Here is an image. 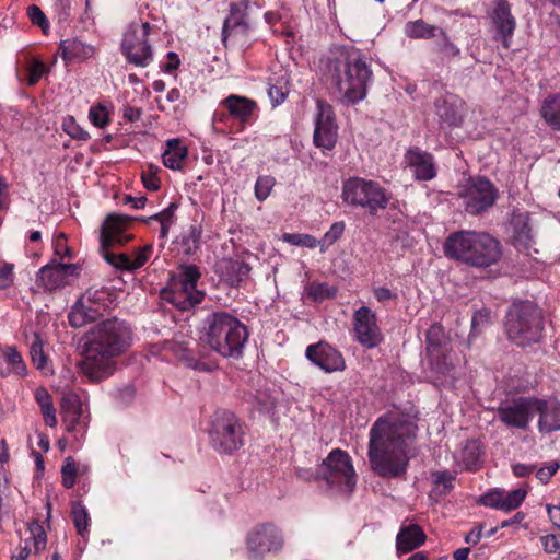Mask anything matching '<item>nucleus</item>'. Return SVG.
Segmentation results:
<instances>
[{
	"label": "nucleus",
	"instance_id": "obj_1",
	"mask_svg": "<svg viewBox=\"0 0 560 560\" xmlns=\"http://www.w3.org/2000/svg\"><path fill=\"white\" fill-rule=\"evenodd\" d=\"M418 427L410 413L388 411L377 418L369 433L368 457L371 469L382 478H397L407 470L408 443Z\"/></svg>",
	"mask_w": 560,
	"mask_h": 560
},
{
	"label": "nucleus",
	"instance_id": "obj_2",
	"mask_svg": "<svg viewBox=\"0 0 560 560\" xmlns=\"http://www.w3.org/2000/svg\"><path fill=\"white\" fill-rule=\"evenodd\" d=\"M323 79L342 105H355L366 97L373 81L371 59L354 46H336L323 61Z\"/></svg>",
	"mask_w": 560,
	"mask_h": 560
},
{
	"label": "nucleus",
	"instance_id": "obj_3",
	"mask_svg": "<svg viewBox=\"0 0 560 560\" xmlns=\"http://www.w3.org/2000/svg\"><path fill=\"white\" fill-rule=\"evenodd\" d=\"M131 346V329L116 317L102 320L85 334L81 372L91 382H101L116 370V359Z\"/></svg>",
	"mask_w": 560,
	"mask_h": 560
},
{
	"label": "nucleus",
	"instance_id": "obj_4",
	"mask_svg": "<svg viewBox=\"0 0 560 560\" xmlns=\"http://www.w3.org/2000/svg\"><path fill=\"white\" fill-rule=\"evenodd\" d=\"M444 255L475 268H488L502 257L500 242L486 232L457 231L451 233L443 245Z\"/></svg>",
	"mask_w": 560,
	"mask_h": 560
},
{
	"label": "nucleus",
	"instance_id": "obj_5",
	"mask_svg": "<svg viewBox=\"0 0 560 560\" xmlns=\"http://www.w3.org/2000/svg\"><path fill=\"white\" fill-rule=\"evenodd\" d=\"M248 339L246 326L226 312H213L203 323L200 340L223 358L238 359Z\"/></svg>",
	"mask_w": 560,
	"mask_h": 560
},
{
	"label": "nucleus",
	"instance_id": "obj_6",
	"mask_svg": "<svg viewBox=\"0 0 560 560\" xmlns=\"http://www.w3.org/2000/svg\"><path fill=\"white\" fill-rule=\"evenodd\" d=\"M542 311L530 301L513 303L505 316L508 338L518 347L538 343L544 332Z\"/></svg>",
	"mask_w": 560,
	"mask_h": 560
},
{
	"label": "nucleus",
	"instance_id": "obj_7",
	"mask_svg": "<svg viewBox=\"0 0 560 560\" xmlns=\"http://www.w3.org/2000/svg\"><path fill=\"white\" fill-rule=\"evenodd\" d=\"M201 277L195 265H183L170 276L167 284L161 290V299L180 311H187L201 303L205 293L197 289Z\"/></svg>",
	"mask_w": 560,
	"mask_h": 560
},
{
	"label": "nucleus",
	"instance_id": "obj_8",
	"mask_svg": "<svg viewBox=\"0 0 560 560\" xmlns=\"http://www.w3.org/2000/svg\"><path fill=\"white\" fill-rule=\"evenodd\" d=\"M133 219L118 213H110L102 224L100 237V252L103 258L113 267L120 270L133 271L131 257L127 254H114L109 249L114 246H124L131 238L126 229Z\"/></svg>",
	"mask_w": 560,
	"mask_h": 560
},
{
	"label": "nucleus",
	"instance_id": "obj_9",
	"mask_svg": "<svg viewBox=\"0 0 560 560\" xmlns=\"http://www.w3.org/2000/svg\"><path fill=\"white\" fill-rule=\"evenodd\" d=\"M389 197L386 189L378 183L359 177L349 178L345 182L342 188L345 202L368 209L371 214L386 209Z\"/></svg>",
	"mask_w": 560,
	"mask_h": 560
},
{
	"label": "nucleus",
	"instance_id": "obj_10",
	"mask_svg": "<svg viewBox=\"0 0 560 560\" xmlns=\"http://www.w3.org/2000/svg\"><path fill=\"white\" fill-rule=\"evenodd\" d=\"M210 443L222 454H233L244 444V432L236 416L230 410H218L211 419Z\"/></svg>",
	"mask_w": 560,
	"mask_h": 560
},
{
	"label": "nucleus",
	"instance_id": "obj_11",
	"mask_svg": "<svg viewBox=\"0 0 560 560\" xmlns=\"http://www.w3.org/2000/svg\"><path fill=\"white\" fill-rule=\"evenodd\" d=\"M319 475L337 492L351 493L355 488V472L347 452L335 448L319 465Z\"/></svg>",
	"mask_w": 560,
	"mask_h": 560
},
{
	"label": "nucleus",
	"instance_id": "obj_12",
	"mask_svg": "<svg viewBox=\"0 0 560 560\" xmlns=\"http://www.w3.org/2000/svg\"><path fill=\"white\" fill-rule=\"evenodd\" d=\"M255 3L248 0H241L230 4V11L222 26V43L228 47L233 45H245L252 27L250 9Z\"/></svg>",
	"mask_w": 560,
	"mask_h": 560
},
{
	"label": "nucleus",
	"instance_id": "obj_13",
	"mask_svg": "<svg viewBox=\"0 0 560 560\" xmlns=\"http://www.w3.org/2000/svg\"><path fill=\"white\" fill-rule=\"evenodd\" d=\"M465 211L470 214H480L490 209L497 198L498 190L486 177L471 178L459 192Z\"/></svg>",
	"mask_w": 560,
	"mask_h": 560
},
{
	"label": "nucleus",
	"instance_id": "obj_14",
	"mask_svg": "<svg viewBox=\"0 0 560 560\" xmlns=\"http://www.w3.org/2000/svg\"><path fill=\"white\" fill-rule=\"evenodd\" d=\"M283 547V536L272 524L254 527L246 537V549L250 559H260L266 553L278 552Z\"/></svg>",
	"mask_w": 560,
	"mask_h": 560
},
{
	"label": "nucleus",
	"instance_id": "obj_15",
	"mask_svg": "<svg viewBox=\"0 0 560 560\" xmlns=\"http://www.w3.org/2000/svg\"><path fill=\"white\" fill-rule=\"evenodd\" d=\"M497 413L506 427L526 430L535 416V398L517 397L506 400L500 404Z\"/></svg>",
	"mask_w": 560,
	"mask_h": 560
},
{
	"label": "nucleus",
	"instance_id": "obj_16",
	"mask_svg": "<svg viewBox=\"0 0 560 560\" xmlns=\"http://www.w3.org/2000/svg\"><path fill=\"white\" fill-rule=\"evenodd\" d=\"M353 329L358 342L368 349H373L383 341L376 314L368 306H361L354 312Z\"/></svg>",
	"mask_w": 560,
	"mask_h": 560
},
{
	"label": "nucleus",
	"instance_id": "obj_17",
	"mask_svg": "<svg viewBox=\"0 0 560 560\" xmlns=\"http://www.w3.org/2000/svg\"><path fill=\"white\" fill-rule=\"evenodd\" d=\"M305 357L326 373L342 372L346 369L341 352L326 341L307 346Z\"/></svg>",
	"mask_w": 560,
	"mask_h": 560
},
{
	"label": "nucleus",
	"instance_id": "obj_18",
	"mask_svg": "<svg viewBox=\"0 0 560 560\" xmlns=\"http://www.w3.org/2000/svg\"><path fill=\"white\" fill-rule=\"evenodd\" d=\"M317 108L314 144L322 149L331 150L337 142V125L332 107L318 101Z\"/></svg>",
	"mask_w": 560,
	"mask_h": 560
},
{
	"label": "nucleus",
	"instance_id": "obj_19",
	"mask_svg": "<svg viewBox=\"0 0 560 560\" xmlns=\"http://www.w3.org/2000/svg\"><path fill=\"white\" fill-rule=\"evenodd\" d=\"M489 16L495 28L494 39L501 40L503 46L509 48L510 39L516 27V21L511 12L509 1L494 0Z\"/></svg>",
	"mask_w": 560,
	"mask_h": 560
},
{
	"label": "nucleus",
	"instance_id": "obj_20",
	"mask_svg": "<svg viewBox=\"0 0 560 560\" xmlns=\"http://www.w3.org/2000/svg\"><path fill=\"white\" fill-rule=\"evenodd\" d=\"M425 341L431 364L439 373L444 374L448 372L452 368V363L447 361L443 352L447 337L442 325L436 323L431 325L425 334Z\"/></svg>",
	"mask_w": 560,
	"mask_h": 560
},
{
	"label": "nucleus",
	"instance_id": "obj_21",
	"mask_svg": "<svg viewBox=\"0 0 560 560\" xmlns=\"http://www.w3.org/2000/svg\"><path fill=\"white\" fill-rule=\"evenodd\" d=\"M526 494L527 491L522 488L512 491L494 489L485 493L479 503L491 509L509 512L517 509L525 500Z\"/></svg>",
	"mask_w": 560,
	"mask_h": 560
},
{
	"label": "nucleus",
	"instance_id": "obj_22",
	"mask_svg": "<svg viewBox=\"0 0 560 560\" xmlns=\"http://www.w3.org/2000/svg\"><path fill=\"white\" fill-rule=\"evenodd\" d=\"M405 163L411 170L415 179L431 180L436 176V166L431 153L419 148H410L405 154Z\"/></svg>",
	"mask_w": 560,
	"mask_h": 560
},
{
	"label": "nucleus",
	"instance_id": "obj_23",
	"mask_svg": "<svg viewBox=\"0 0 560 560\" xmlns=\"http://www.w3.org/2000/svg\"><path fill=\"white\" fill-rule=\"evenodd\" d=\"M77 269L73 264L52 262L42 267L37 273L36 282L45 290L52 291L67 283V278Z\"/></svg>",
	"mask_w": 560,
	"mask_h": 560
},
{
	"label": "nucleus",
	"instance_id": "obj_24",
	"mask_svg": "<svg viewBox=\"0 0 560 560\" xmlns=\"http://www.w3.org/2000/svg\"><path fill=\"white\" fill-rule=\"evenodd\" d=\"M440 122L448 127H457L463 121V102L454 95L438 98L434 103Z\"/></svg>",
	"mask_w": 560,
	"mask_h": 560
},
{
	"label": "nucleus",
	"instance_id": "obj_25",
	"mask_svg": "<svg viewBox=\"0 0 560 560\" xmlns=\"http://www.w3.org/2000/svg\"><path fill=\"white\" fill-rule=\"evenodd\" d=\"M59 51L62 59L67 62L85 61L95 55V47L91 44L84 43L78 37L61 40L59 44Z\"/></svg>",
	"mask_w": 560,
	"mask_h": 560
},
{
	"label": "nucleus",
	"instance_id": "obj_26",
	"mask_svg": "<svg viewBox=\"0 0 560 560\" xmlns=\"http://www.w3.org/2000/svg\"><path fill=\"white\" fill-rule=\"evenodd\" d=\"M539 413L538 428L541 432L560 430V404H549L535 398V413Z\"/></svg>",
	"mask_w": 560,
	"mask_h": 560
},
{
	"label": "nucleus",
	"instance_id": "obj_27",
	"mask_svg": "<svg viewBox=\"0 0 560 560\" xmlns=\"http://www.w3.org/2000/svg\"><path fill=\"white\" fill-rule=\"evenodd\" d=\"M151 32V25L149 22H131L128 25L127 31L124 34L121 42V51L124 55L136 57L133 54L135 46H139L148 40V36Z\"/></svg>",
	"mask_w": 560,
	"mask_h": 560
},
{
	"label": "nucleus",
	"instance_id": "obj_28",
	"mask_svg": "<svg viewBox=\"0 0 560 560\" xmlns=\"http://www.w3.org/2000/svg\"><path fill=\"white\" fill-rule=\"evenodd\" d=\"M221 105L228 109L230 116L242 122H247L255 109L257 104L255 101L241 95H229L221 102Z\"/></svg>",
	"mask_w": 560,
	"mask_h": 560
},
{
	"label": "nucleus",
	"instance_id": "obj_29",
	"mask_svg": "<svg viewBox=\"0 0 560 560\" xmlns=\"http://www.w3.org/2000/svg\"><path fill=\"white\" fill-rule=\"evenodd\" d=\"M60 410L66 430L75 431L82 416V404L80 397L74 393L63 395L60 401Z\"/></svg>",
	"mask_w": 560,
	"mask_h": 560
},
{
	"label": "nucleus",
	"instance_id": "obj_30",
	"mask_svg": "<svg viewBox=\"0 0 560 560\" xmlns=\"http://www.w3.org/2000/svg\"><path fill=\"white\" fill-rule=\"evenodd\" d=\"M104 314L94 307L90 303H84V300L81 298L70 310L68 314V320L70 326L74 328H81L89 323L95 322L98 318L103 317Z\"/></svg>",
	"mask_w": 560,
	"mask_h": 560
},
{
	"label": "nucleus",
	"instance_id": "obj_31",
	"mask_svg": "<svg viewBox=\"0 0 560 560\" xmlns=\"http://www.w3.org/2000/svg\"><path fill=\"white\" fill-rule=\"evenodd\" d=\"M513 244L523 249H529L533 244L532 226L529 225V215L527 213H518L513 215L512 221Z\"/></svg>",
	"mask_w": 560,
	"mask_h": 560
},
{
	"label": "nucleus",
	"instance_id": "obj_32",
	"mask_svg": "<svg viewBox=\"0 0 560 560\" xmlns=\"http://www.w3.org/2000/svg\"><path fill=\"white\" fill-rule=\"evenodd\" d=\"M425 540V534L419 525L412 524L402 527L396 537V547L399 552H410L420 547Z\"/></svg>",
	"mask_w": 560,
	"mask_h": 560
},
{
	"label": "nucleus",
	"instance_id": "obj_33",
	"mask_svg": "<svg viewBox=\"0 0 560 560\" xmlns=\"http://www.w3.org/2000/svg\"><path fill=\"white\" fill-rule=\"evenodd\" d=\"M252 267L242 260L226 259L221 264L222 278L232 287H238L248 277Z\"/></svg>",
	"mask_w": 560,
	"mask_h": 560
},
{
	"label": "nucleus",
	"instance_id": "obj_34",
	"mask_svg": "<svg viewBox=\"0 0 560 560\" xmlns=\"http://www.w3.org/2000/svg\"><path fill=\"white\" fill-rule=\"evenodd\" d=\"M166 145L167 149L162 155L163 164L174 171L180 170L183 162L187 158V148L176 138L170 139Z\"/></svg>",
	"mask_w": 560,
	"mask_h": 560
},
{
	"label": "nucleus",
	"instance_id": "obj_35",
	"mask_svg": "<svg viewBox=\"0 0 560 560\" xmlns=\"http://www.w3.org/2000/svg\"><path fill=\"white\" fill-rule=\"evenodd\" d=\"M114 292L105 287L102 288H89L81 296L84 303H90L103 314L109 307L114 301Z\"/></svg>",
	"mask_w": 560,
	"mask_h": 560
},
{
	"label": "nucleus",
	"instance_id": "obj_36",
	"mask_svg": "<svg viewBox=\"0 0 560 560\" xmlns=\"http://www.w3.org/2000/svg\"><path fill=\"white\" fill-rule=\"evenodd\" d=\"M441 27L428 24L424 20L409 21L405 25V34L412 39H430L439 35Z\"/></svg>",
	"mask_w": 560,
	"mask_h": 560
},
{
	"label": "nucleus",
	"instance_id": "obj_37",
	"mask_svg": "<svg viewBox=\"0 0 560 560\" xmlns=\"http://www.w3.org/2000/svg\"><path fill=\"white\" fill-rule=\"evenodd\" d=\"M35 399L40 407L45 424L48 427L57 425L56 409L54 407L52 397L44 387H38L35 392Z\"/></svg>",
	"mask_w": 560,
	"mask_h": 560
},
{
	"label": "nucleus",
	"instance_id": "obj_38",
	"mask_svg": "<svg viewBox=\"0 0 560 560\" xmlns=\"http://www.w3.org/2000/svg\"><path fill=\"white\" fill-rule=\"evenodd\" d=\"M438 36L440 38L435 42V51L443 60L453 61L460 58L459 47L450 38L443 28L439 31Z\"/></svg>",
	"mask_w": 560,
	"mask_h": 560
},
{
	"label": "nucleus",
	"instance_id": "obj_39",
	"mask_svg": "<svg viewBox=\"0 0 560 560\" xmlns=\"http://www.w3.org/2000/svg\"><path fill=\"white\" fill-rule=\"evenodd\" d=\"M541 114L555 130H560V94L551 95L544 101Z\"/></svg>",
	"mask_w": 560,
	"mask_h": 560
},
{
	"label": "nucleus",
	"instance_id": "obj_40",
	"mask_svg": "<svg viewBox=\"0 0 560 560\" xmlns=\"http://www.w3.org/2000/svg\"><path fill=\"white\" fill-rule=\"evenodd\" d=\"M71 516L78 534L84 536L85 533H88L90 524L86 508L81 502H74L71 508Z\"/></svg>",
	"mask_w": 560,
	"mask_h": 560
},
{
	"label": "nucleus",
	"instance_id": "obj_41",
	"mask_svg": "<svg viewBox=\"0 0 560 560\" xmlns=\"http://www.w3.org/2000/svg\"><path fill=\"white\" fill-rule=\"evenodd\" d=\"M480 447L475 441H469L465 444L460 453V459L468 470H476L480 459Z\"/></svg>",
	"mask_w": 560,
	"mask_h": 560
},
{
	"label": "nucleus",
	"instance_id": "obj_42",
	"mask_svg": "<svg viewBox=\"0 0 560 560\" xmlns=\"http://www.w3.org/2000/svg\"><path fill=\"white\" fill-rule=\"evenodd\" d=\"M132 51L137 55L135 58L129 55H125L130 63L138 67H147L152 61V49L148 44V40L139 46H135Z\"/></svg>",
	"mask_w": 560,
	"mask_h": 560
},
{
	"label": "nucleus",
	"instance_id": "obj_43",
	"mask_svg": "<svg viewBox=\"0 0 560 560\" xmlns=\"http://www.w3.org/2000/svg\"><path fill=\"white\" fill-rule=\"evenodd\" d=\"M345 231V223L342 221L335 222L330 229L318 240L320 252L324 253L329 246L337 242Z\"/></svg>",
	"mask_w": 560,
	"mask_h": 560
},
{
	"label": "nucleus",
	"instance_id": "obj_44",
	"mask_svg": "<svg viewBox=\"0 0 560 560\" xmlns=\"http://www.w3.org/2000/svg\"><path fill=\"white\" fill-rule=\"evenodd\" d=\"M282 240L285 243H289L291 245L306 247V248H315L316 246H319L318 240L310 234L284 233L282 236Z\"/></svg>",
	"mask_w": 560,
	"mask_h": 560
},
{
	"label": "nucleus",
	"instance_id": "obj_45",
	"mask_svg": "<svg viewBox=\"0 0 560 560\" xmlns=\"http://www.w3.org/2000/svg\"><path fill=\"white\" fill-rule=\"evenodd\" d=\"M34 541V551L38 553L46 548L47 535L43 526L37 521H32L27 524Z\"/></svg>",
	"mask_w": 560,
	"mask_h": 560
},
{
	"label": "nucleus",
	"instance_id": "obj_46",
	"mask_svg": "<svg viewBox=\"0 0 560 560\" xmlns=\"http://www.w3.org/2000/svg\"><path fill=\"white\" fill-rule=\"evenodd\" d=\"M276 185V179L269 175L258 176L255 184V197L259 201L266 200Z\"/></svg>",
	"mask_w": 560,
	"mask_h": 560
},
{
	"label": "nucleus",
	"instance_id": "obj_47",
	"mask_svg": "<svg viewBox=\"0 0 560 560\" xmlns=\"http://www.w3.org/2000/svg\"><path fill=\"white\" fill-rule=\"evenodd\" d=\"M30 354H31L33 364L37 369L43 370L47 363V357L44 353L43 342L40 340V337L37 334L34 335V340L30 348Z\"/></svg>",
	"mask_w": 560,
	"mask_h": 560
},
{
	"label": "nucleus",
	"instance_id": "obj_48",
	"mask_svg": "<svg viewBox=\"0 0 560 560\" xmlns=\"http://www.w3.org/2000/svg\"><path fill=\"white\" fill-rule=\"evenodd\" d=\"M2 359L7 362L9 372L20 373L24 370L22 355L14 347H8L2 355Z\"/></svg>",
	"mask_w": 560,
	"mask_h": 560
},
{
	"label": "nucleus",
	"instance_id": "obj_49",
	"mask_svg": "<svg viewBox=\"0 0 560 560\" xmlns=\"http://www.w3.org/2000/svg\"><path fill=\"white\" fill-rule=\"evenodd\" d=\"M78 468L72 457H67L66 463L61 467L62 485L70 489L74 486Z\"/></svg>",
	"mask_w": 560,
	"mask_h": 560
},
{
	"label": "nucleus",
	"instance_id": "obj_50",
	"mask_svg": "<svg viewBox=\"0 0 560 560\" xmlns=\"http://www.w3.org/2000/svg\"><path fill=\"white\" fill-rule=\"evenodd\" d=\"M200 238L201 229L197 225H191L183 236V245L187 247V253H195L199 248Z\"/></svg>",
	"mask_w": 560,
	"mask_h": 560
},
{
	"label": "nucleus",
	"instance_id": "obj_51",
	"mask_svg": "<svg viewBox=\"0 0 560 560\" xmlns=\"http://www.w3.org/2000/svg\"><path fill=\"white\" fill-rule=\"evenodd\" d=\"M52 10L58 24H67L71 16V0H55Z\"/></svg>",
	"mask_w": 560,
	"mask_h": 560
},
{
	"label": "nucleus",
	"instance_id": "obj_52",
	"mask_svg": "<svg viewBox=\"0 0 560 560\" xmlns=\"http://www.w3.org/2000/svg\"><path fill=\"white\" fill-rule=\"evenodd\" d=\"M491 313L489 310L477 311L471 318V332L470 335H478L490 323Z\"/></svg>",
	"mask_w": 560,
	"mask_h": 560
},
{
	"label": "nucleus",
	"instance_id": "obj_53",
	"mask_svg": "<svg viewBox=\"0 0 560 560\" xmlns=\"http://www.w3.org/2000/svg\"><path fill=\"white\" fill-rule=\"evenodd\" d=\"M27 15L34 25L39 26L43 33L47 34L49 30V22L39 7L35 4L28 7Z\"/></svg>",
	"mask_w": 560,
	"mask_h": 560
},
{
	"label": "nucleus",
	"instance_id": "obj_54",
	"mask_svg": "<svg viewBox=\"0 0 560 560\" xmlns=\"http://www.w3.org/2000/svg\"><path fill=\"white\" fill-rule=\"evenodd\" d=\"M432 479L436 488L443 487V490H441L443 494H446L454 487L453 481L455 478L447 470L433 472Z\"/></svg>",
	"mask_w": 560,
	"mask_h": 560
},
{
	"label": "nucleus",
	"instance_id": "obj_55",
	"mask_svg": "<svg viewBox=\"0 0 560 560\" xmlns=\"http://www.w3.org/2000/svg\"><path fill=\"white\" fill-rule=\"evenodd\" d=\"M89 118L92 124L98 128H104L109 122L106 108L101 104L91 107Z\"/></svg>",
	"mask_w": 560,
	"mask_h": 560
},
{
	"label": "nucleus",
	"instance_id": "obj_56",
	"mask_svg": "<svg viewBox=\"0 0 560 560\" xmlns=\"http://www.w3.org/2000/svg\"><path fill=\"white\" fill-rule=\"evenodd\" d=\"M177 208H178V205L175 202H172V203H170V206L167 208H165L161 212L155 213L147 219L141 218L140 220L143 222H149L151 220H155V221H159L160 223H172Z\"/></svg>",
	"mask_w": 560,
	"mask_h": 560
},
{
	"label": "nucleus",
	"instance_id": "obj_57",
	"mask_svg": "<svg viewBox=\"0 0 560 560\" xmlns=\"http://www.w3.org/2000/svg\"><path fill=\"white\" fill-rule=\"evenodd\" d=\"M158 167L148 166V171L142 173V183L148 190L156 191L160 188V178L156 175Z\"/></svg>",
	"mask_w": 560,
	"mask_h": 560
},
{
	"label": "nucleus",
	"instance_id": "obj_58",
	"mask_svg": "<svg viewBox=\"0 0 560 560\" xmlns=\"http://www.w3.org/2000/svg\"><path fill=\"white\" fill-rule=\"evenodd\" d=\"M152 252L153 246L151 244H147L143 247L138 248L135 257L131 258L132 270L141 268L149 260Z\"/></svg>",
	"mask_w": 560,
	"mask_h": 560
},
{
	"label": "nucleus",
	"instance_id": "obj_59",
	"mask_svg": "<svg viewBox=\"0 0 560 560\" xmlns=\"http://www.w3.org/2000/svg\"><path fill=\"white\" fill-rule=\"evenodd\" d=\"M180 359L185 360L187 365L191 369L199 371H211L212 366L210 363L198 360L188 349L183 350Z\"/></svg>",
	"mask_w": 560,
	"mask_h": 560
},
{
	"label": "nucleus",
	"instance_id": "obj_60",
	"mask_svg": "<svg viewBox=\"0 0 560 560\" xmlns=\"http://www.w3.org/2000/svg\"><path fill=\"white\" fill-rule=\"evenodd\" d=\"M46 71V67L43 61L34 60L28 67L27 82L30 85H35Z\"/></svg>",
	"mask_w": 560,
	"mask_h": 560
},
{
	"label": "nucleus",
	"instance_id": "obj_61",
	"mask_svg": "<svg viewBox=\"0 0 560 560\" xmlns=\"http://www.w3.org/2000/svg\"><path fill=\"white\" fill-rule=\"evenodd\" d=\"M288 88L285 84L283 85H276V84H270L269 89H268V95L273 104V106H277L279 104H281L287 95H288Z\"/></svg>",
	"mask_w": 560,
	"mask_h": 560
},
{
	"label": "nucleus",
	"instance_id": "obj_62",
	"mask_svg": "<svg viewBox=\"0 0 560 560\" xmlns=\"http://www.w3.org/2000/svg\"><path fill=\"white\" fill-rule=\"evenodd\" d=\"M558 469L559 463L551 462L547 466L539 468L536 472V477L541 483L546 485L550 481L551 477L558 471Z\"/></svg>",
	"mask_w": 560,
	"mask_h": 560
},
{
	"label": "nucleus",
	"instance_id": "obj_63",
	"mask_svg": "<svg viewBox=\"0 0 560 560\" xmlns=\"http://www.w3.org/2000/svg\"><path fill=\"white\" fill-rule=\"evenodd\" d=\"M13 283V265L3 264L0 267V290L8 289Z\"/></svg>",
	"mask_w": 560,
	"mask_h": 560
},
{
	"label": "nucleus",
	"instance_id": "obj_64",
	"mask_svg": "<svg viewBox=\"0 0 560 560\" xmlns=\"http://www.w3.org/2000/svg\"><path fill=\"white\" fill-rule=\"evenodd\" d=\"M545 552L556 553L560 551V541L556 535H545L540 537Z\"/></svg>",
	"mask_w": 560,
	"mask_h": 560
}]
</instances>
